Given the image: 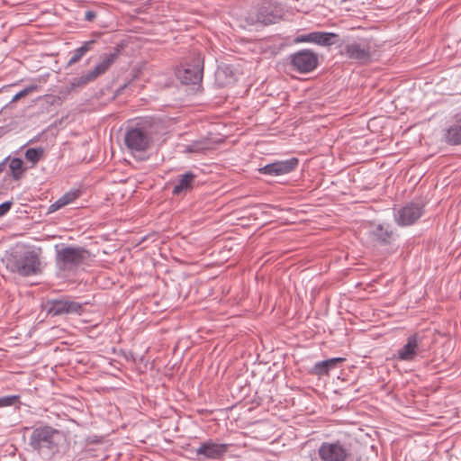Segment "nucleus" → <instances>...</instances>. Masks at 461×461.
I'll return each instance as SVG.
<instances>
[{"instance_id":"f257e3e1","label":"nucleus","mask_w":461,"mask_h":461,"mask_svg":"<svg viewBox=\"0 0 461 461\" xmlns=\"http://www.w3.org/2000/svg\"><path fill=\"white\" fill-rule=\"evenodd\" d=\"M164 131L159 117H144L138 122H129L124 133V143L131 152H143L149 149L153 138Z\"/></svg>"},{"instance_id":"f03ea898","label":"nucleus","mask_w":461,"mask_h":461,"mask_svg":"<svg viewBox=\"0 0 461 461\" xmlns=\"http://www.w3.org/2000/svg\"><path fill=\"white\" fill-rule=\"evenodd\" d=\"M64 441V434L51 426L33 428L29 438V446L43 460H51L58 453Z\"/></svg>"},{"instance_id":"7ed1b4c3","label":"nucleus","mask_w":461,"mask_h":461,"mask_svg":"<svg viewBox=\"0 0 461 461\" xmlns=\"http://www.w3.org/2000/svg\"><path fill=\"white\" fill-rule=\"evenodd\" d=\"M340 56L356 60L361 64H366L372 59L375 48L367 38H353L352 36H340L337 44Z\"/></svg>"},{"instance_id":"20e7f679","label":"nucleus","mask_w":461,"mask_h":461,"mask_svg":"<svg viewBox=\"0 0 461 461\" xmlns=\"http://www.w3.org/2000/svg\"><path fill=\"white\" fill-rule=\"evenodd\" d=\"M353 439L343 437L322 442L318 448L321 461H348L352 456Z\"/></svg>"},{"instance_id":"39448f33","label":"nucleus","mask_w":461,"mask_h":461,"mask_svg":"<svg viewBox=\"0 0 461 461\" xmlns=\"http://www.w3.org/2000/svg\"><path fill=\"white\" fill-rule=\"evenodd\" d=\"M8 267L22 276H31L41 272L40 253L35 249L16 252L9 259Z\"/></svg>"},{"instance_id":"423d86ee","label":"nucleus","mask_w":461,"mask_h":461,"mask_svg":"<svg viewBox=\"0 0 461 461\" xmlns=\"http://www.w3.org/2000/svg\"><path fill=\"white\" fill-rule=\"evenodd\" d=\"M282 8L271 0H262L246 16L248 25H269L276 23L282 17Z\"/></svg>"},{"instance_id":"0eeeda50","label":"nucleus","mask_w":461,"mask_h":461,"mask_svg":"<svg viewBox=\"0 0 461 461\" xmlns=\"http://www.w3.org/2000/svg\"><path fill=\"white\" fill-rule=\"evenodd\" d=\"M89 258V252L82 247L56 246V265L60 270H73Z\"/></svg>"},{"instance_id":"6e6552de","label":"nucleus","mask_w":461,"mask_h":461,"mask_svg":"<svg viewBox=\"0 0 461 461\" xmlns=\"http://www.w3.org/2000/svg\"><path fill=\"white\" fill-rule=\"evenodd\" d=\"M289 66L301 74L313 71L319 65L318 55L312 50L303 49L288 57Z\"/></svg>"},{"instance_id":"1a4fd4ad","label":"nucleus","mask_w":461,"mask_h":461,"mask_svg":"<svg viewBox=\"0 0 461 461\" xmlns=\"http://www.w3.org/2000/svg\"><path fill=\"white\" fill-rule=\"evenodd\" d=\"M203 75V64L199 59L193 63H186L176 71V76L182 84L197 86V88L201 86Z\"/></svg>"},{"instance_id":"9d476101","label":"nucleus","mask_w":461,"mask_h":461,"mask_svg":"<svg viewBox=\"0 0 461 461\" xmlns=\"http://www.w3.org/2000/svg\"><path fill=\"white\" fill-rule=\"evenodd\" d=\"M45 310L49 315L59 316L63 314H81L83 304L69 299H50L45 303Z\"/></svg>"},{"instance_id":"9b49d317","label":"nucleus","mask_w":461,"mask_h":461,"mask_svg":"<svg viewBox=\"0 0 461 461\" xmlns=\"http://www.w3.org/2000/svg\"><path fill=\"white\" fill-rule=\"evenodd\" d=\"M423 338L424 336L420 332L409 336L406 343L397 350L396 358L405 362L414 361L421 351Z\"/></svg>"},{"instance_id":"f8f14e48","label":"nucleus","mask_w":461,"mask_h":461,"mask_svg":"<svg viewBox=\"0 0 461 461\" xmlns=\"http://www.w3.org/2000/svg\"><path fill=\"white\" fill-rule=\"evenodd\" d=\"M423 206L416 203H409L394 211V220L400 226H410L423 214Z\"/></svg>"},{"instance_id":"ddd939ff","label":"nucleus","mask_w":461,"mask_h":461,"mask_svg":"<svg viewBox=\"0 0 461 461\" xmlns=\"http://www.w3.org/2000/svg\"><path fill=\"white\" fill-rule=\"evenodd\" d=\"M299 164L297 158H290L285 160H276L265 165L258 169L259 173L271 176L287 175L296 169Z\"/></svg>"},{"instance_id":"4468645a","label":"nucleus","mask_w":461,"mask_h":461,"mask_svg":"<svg viewBox=\"0 0 461 461\" xmlns=\"http://www.w3.org/2000/svg\"><path fill=\"white\" fill-rule=\"evenodd\" d=\"M339 35L334 32H312L307 34H302L294 39L296 43L310 42L322 47H330L339 42Z\"/></svg>"},{"instance_id":"2eb2a0df","label":"nucleus","mask_w":461,"mask_h":461,"mask_svg":"<svg viewBox=\"0 0 461 461\" xmlns=\"http://www.w3.org/2000/svg\"><path fill=\"white\" fill-rule=\"evenodd\" d=\"M229 446L227 444L216 443L212 440H208L202 443L195 450L198 456H203L207 459H219L224 456L228 451Z\"/></svg>"},{"instance_id":"dca6fc26","label":"nucleus","mask_w":461,"mask_h":461,"mask_svg":"<svg viewBox=\"0 0 461 461\" xmlns=\"http://www.w3.org/2000/svg\"><path fill=\"white\" fill-rule=\"evenodd\" d=\"M195 179L196 175L192 171H186L185 173L177 176L172 190V194H185L187 192L193 189Z\"/></svg>"},{"instance_id":"f3484780","label":"nucleus","mask_w":461,"mask_h":461,"mask_svg":"<svg viewBox=\"0 0 461 461\" xmlns=\"http://www.w3.org/2000/svg\"><path fill=\"white\" fill-rule=\"evenodd\" d=\"M369 234L373 240L381 245H388L393 240V230L388 225L378 224L370 230Z\"/></svg>"},{"instance_id":"a211bd4d","label":"nucleus","mask_w":461,"mask_h":461,"mask_svg":"<svg viewBox=\"0 0 461 461\" xmlns=\"http://www.w3.org/2000/svg\"><path fill=\"white\" fill-rule=\"evenodd\" d=\"M118 56V49H114L113 52L104 54L101 57V61L98 64H96L93 69H91L92 72L95 74L96 77L104 74L110 68V67L115 62Z\"/></svg>"},{"instance_id":"6ab92c4d","label":"nucleus","mask_w":461,"mask_h":461,"mask_svg":"<svg viewBox=\"0 0 461 461\" xmlns=\"http://www.w3.org/2000/svg\"><path fill=\"white\" fill-rule=\"evenodd\" d=\"M96 43V40L91 39L89 41H84L80 47L72 50L69 53L70 58L68 61V66H72L78 63L87 52L94 50V47Z\"/></svg>"},{"instance_id":"aec40b11","label":"nucleus","mask_w":461,"mask_h":461,"mask_svg":"<svg viewBox=\"0 0 461 461\" xmlns=\"http://www.w3.org/2000/svg\"><path fill=\"white\" fill-rule=\"evenodd\" d=\"M343 361L341 357H333L327 360L317 362L314 365L313 370L317 375H328L330 369H333L337 365Z\"/></svg>"},{"instance_id":"412c9836","label":"nucleus","mask_w":461,"mask_h":461,"mask_svg":"<svg viewBox=\"0 0 461 461\" xmlns=\"http://www.w3.org/2000/svg\"><path fill=\"white\" fill-rule=\"evenodd\" d=\"M444 140L449 145L461 144V124H453L444 131Z\"/></svg>"},{"instance_id":"4be33fe9","label":"nucleus","mask_w":461,"mask_h":461,"mask_svg":"<svg viewBox=\"0 0 461 461\" xmlns=\"http://www.w3.org/2000/svg\"><path fill=\"white\" fill-rule=\"evenodd\" d=\"M97 77L95 76V74L92 72V70H88L87 72L84 73L80 77H73L70 81V86L68 91L77 90L79 88H82L88 85L90 82H93Z\"/></svg>"},{"instance_id":"5701e85b","label":"nucleus","mask_w":461,"mask_h":461,"mask_svg":"<svg viewBox=\"0 0 461 461\" xmlns=\"http://www.w3.org/2000/svg\"><path fill=\"white\" fill-rule=\"evenodd\" d=\"M8 161V167L13 179L19 180L26 169L23 167V161L19 158H10Z\"/></svg>"},{"instance_id":"b1692460","label":"nucleus","mask_w":461,"mask_h":461,"mask_svg":"<svg viewBox=\"0 0 461 461\" xmlns=\"http://www.w3.org/2000/svg\"><path fill=\"white\" fill-rule=\"evenodd\" d=\"M212 148L211 143L208 140L203 139L200 141H195L193 144L187 146L186 150L188 152L204 153Z\"/></svg>"},{"instance_id":"393cba45","label":"nucleus","mask_w":461,"mask_h":461,"mask_svg":"<svg viewBox=\"0 0 461 461\" xmlns=\"http://www.w3.org/2000/svg\"><path fill=\"white\" fill-rule=\"evenodd\" d=\"M44 150L42 148H30L25 151V158L33 165L42 158Z\"/></svg>"},{"instance_id":"a878e982","label":"nucleus","mask_w":461,"mask_h":461,"mask_svg":"<svg viewBox=\"0 0 461 461\" xmlns=\"http://www.w3.org/2000/svg\"><path fill=\"white\" fill-rule=\"evenodd\" d=\"M20 395H6L0 397V408L13 406L20 403Z\"/></svg>"},{"instance_id":"bb28decb","label":"nucleus","mask_w":461,"mask_h":461,"mask_svg":"<svg viewBox=\"0 0 461 461\" xmlns=\"http://www.w3.org/2000/svg\"><path fill=\"white\" fill-rule=\"evenodd\" d=\"M38 88H39V86L37 85H31V86L25 87L24 89L19 91L17 94L14 95V96L12 99V102H15V101L21 99L22 97H24V96L28 95L29 94L37 91Z\"/></svg>"},{"instance_id":"cd10ccee","label":"nucleus","mask_w":461,"mask_h":461,"mask_svg":"<svg viewBox=\"0 0 461 461\" xmlns=\"http://www.w3.org/2000/svg\"><path fill=\"white\" fill-rule=\"evenodd\" d=\"M80 195L79 190H70L64 194L61 197L63 198L65 203L68 205L73 203L77 198Z\"/></svg>"},{"instance_id":"c85d7f7f","label":"nucleus","mask_w":461,"mask_h":461,"mask_svg":"<svg viewBox=\"0 0 461 461\" xmlns=\"http://www.w3.org/2000/svg\"><path fill=\"white\" fill-rule=\"evenodd\" d=\"M227 70H229V68H226L225 69H221V70H219L217 72V78L220 79L221 75L224 74V75H227ZM226 81L223 83L224 85H229V84H231L233 83L234 81V78H233V74L231 71H230V76H226Z\"/></svg>"},{"instance_id":"c756f323","label":"nucleus","mask_w":461,"mask_h":461,"mask_svg":"<svg viewBox=\"0 0 461 461\" xmlns=\"http://www.w3.org/2000/svg\"><path fill=\"white\" fill-rule=\"evenodd\" d=\"M67 204L65 203L64 200L62 197H59L55 203H53L50 208H49V212H56L59 209H61L62 207L66 206Z\"/></svg>"},{"instance_id":"7c9ffc66","label":"nucleus","mask_w":461,"mask_h":461,"mask_svg":"<svg viewBox=\"0 0 461 461\" xmlns=\"http://www.w3.org/2000/svg\"><path fill=\"white\" fill-rule=\"evenodd\" d=\"M67 204L65 203L64 200L62 197H59L55 203H53L50 208H49V212H56L59 209H61L62 207L66 206Z\"/></svg>"},{"instance_id":"2f4dec72","label":"nucleus","mask_w":461,"mask_h":461,"mask_svg":"<svg viewBox=\"0 0 461 461\" xmlns=\"http://www.w3.org/2000/svg\"><path fill=\"white\" fill-rule=\"evenodd\" d=\"M12 202L7 201L0 204V217L5 215L11 209Z\"/></svg>"},{"instance_id":"473e14b6","label":"nucleus","mask_w":461,"mask_h":461,"mask_svg":"<svg viewBox=\"0 0 461 461\" xmlns=\"http://www.w3.org/2000/svg\"><path fill=\"white\" fill-rule=\"evenodd\" d=\"M96 17V13L92 10H87L85 13L84 20L87 22H93Z\"/></svg>"},{"instance_id":"72a5a7b5","label":"nucleus","mask_w":461,"mask_h":461,"mask_svg":"<svg viewBox=\"0 0 461 461\" xmlns=\"http://www.w3.org/2000/svg\"><path fill=\"white\" fill-rule=\"evenodd\" d=\"M10 159V157H6L3 161L0 162V174L4 172L6 167V163Z\"/></svg>"}]
</instances>
